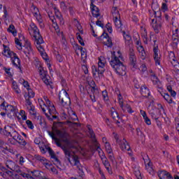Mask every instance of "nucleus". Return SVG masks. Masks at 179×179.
<instances>
[{"label": "nucleus", "instance_id": "f257e3e1", "mask_svg": "<svg viewBox=\"0 0 179 179\" xmlns=\"http://www.w3.org/2000/svg\"><path fill=\"white\" fill-rule=\"evenodd\" d=\"M115 53V52L112 53L111 60L110 61V66H112L113 69H114L115 72L117 73V75L124 76V75H126L127 73V67L124 64H122V62H121L122 55L120 51H117V55Z\"/></svg>", "mask_w": 179, "mask_h": 179}, {"label": "nucleus", "instance_id": "f03ea898", "mask_svg": "<svg viewBox=\"0 0 179 179\" xmlns=\"http://www.w3.org/2000/svg\"><path fill=\"white\" fill-rule=\"evenodd\" d=\"M29 32L31 36H33L35 38V44L38 50L41 53L44 52V48L41 46V44L44 43L43 37L40 34V31L36 25L34 23H31L30 28L29 29Z\"/></svg>", "mask_w": 179, "mask_h": 179}, {"label": "nucleus", "instance_id": "7ed1b4c3", "mask_svg": "<svg viewBox=\"0 0 179 179\" xmlns=\"http://www.w3.org/2000/svg\"><path fill=\"white\" fill-rule=\"evenodd\" d=\"M122 34L124 38L125 45L129 47V55L131 66L134 69H136V68H138V64H136V56H135V52L134 51V48H132V38L131 37V35L126 34L125 31H122Z\"/></svg>", "mask_w": 179, "mask_h": 179}, {"label": "nucleus", "instance_id": "20e7f679", "mask_svg": "<svg viewBox=\"0 0 179 179\" xmlns=\"http://www.w3.org/2000/svg\"><path fill=\"white\" fill-rule=\"evenodd\" d=\"M2 54L3 55H4V57H6L7 58H10L13 66H15V68H18L20 72H22V68H20V59H19V57H17V55H16V53L10 50V49H9V47L6 46V45H3Z\"/></svg>", "mask_w": 179, "mask_h": 179}, {"label": "nucleus", "instance_id": "39448f33", "mask_svg": "<svg viewBox=\"0 0 179 179\" xmlns=\"http://www.w3.org/2000/svg\"><path fill=\"white\" fill-rule=\"evenodd\" d=\"M43 99H43H38V103L45 115L46 117H50L48 115V113H47L46 112L47 110L49 114H55L57 113V110H55V106H54V104H52V103H51L50 99H48V97L44 96Z\"/></svg>", "mask_w": 179, "mask_h": 179}, {"label": "nucleus", "instance_id": "423d86ee", "mask_svg": "<svg viewBox=\"0 0 179 179\" xmlns=\"http://www.w3.org/2000/svg\"><path fill=\"white\" fill-rule=\"evenodd\" d=\"M107 64V62L106 61V58L104 57H100L98 59V68L96 66H92V75L93 76H103V73L106 71V65Z\"/></svg>", "mask_w": 179, "mask_h": 179}, {"label": "nucleus", "instance_id": "0eeeda50", "mask_svg": "<svg viewBox=\"0 0 179 179\" xmlns=\"http://www.w3.org/2000/svg\"><path fill=\"white\" fill-rule=\"evenodd\" d=\"M24 42V46L22 48V43H20V41L18 38H15V44L17 50H22L26 57H29L30 54H33V48H31V43L30 41L25 40Z\"/></svg>", "mask_w": 179, "mask_h": 179}, {"label": "nucleus", "instance_id": "6e6552de", "mask_svg": "<svg viewBox=\"0 0 179 179\" xmlns=\"http://www.w3.org/2000/svg\"><path fill=\"white\" fill-rule=\"evenodd\" d=\"M64 155H66V157H67L71 166H75L78 169V170H80V171H82V164H80V160L79 159V157H78V155L71 153L70 150L67 151V154L65 153Z\"/></svg>", "mask_w": 179, "mask_h": 179}, {"label": "nucleus", "instance_id": "1a4fd4ad", "mask_svg": "<svg viewBox=\"0 0 179 179\" xmlns=\"http://www.w3.org/2000/svg\"><path fill=\"white\" fill-rule=\"evenodd\" d=\"M112 16L113 17V22L117 31H122V22H121V15L117 7H113Z\"/></svg>", "mask_w": 179, "mask_h": 179}, {"label": "nucleus", "instance_id": "9d476101", "mask_svg": "<svg viewBox=\"0 0 179 179\" xmlns=\"http://www.w3.org/2000/svg\"><path fill=\"white\" fill-rule=\"evenodd\" d=\"M114 138L116 141V143L119 144L120 149H122V150L124 152H129V155H131V147L129 146V144L127 140H125V138H120L117 134H115Z\"/></svg>", "mask_w": 179, "mask_h": 179}, {"label": "nucleus", "instance_id": "9b49d317", "mask_svg": "<svg viewBox=\"0 0 179 179\" xmlns=\"http://www.w3.org/2000/svg\"><path fill=\"white\" fill-rule=\"evenodd\" d=\"M59 100L62 103V106L64 107H68L71 106V98H69V94L66 92V90L63 89L59 94Z\"/></svg>", "mask_w": 179, "mask_h": 179}, {"label": "nucleus", "instance_id": "f8f14e48", "mask_svg": "<svg viewBox=\"0 0 179 179\" xmlns=\"http://www.w3.org/2000/svg\"><path fill=\"white\" fill-rule=\"evenodd\" d=\"M6 167L7 169H9V170H11L12 171H16V173H20L21 176L25 178L26 176L28 175V173H26V172H23L22 171V169H19V166H17L14 162L11 160H7L5 163Z\"/></svg>", "mask_w": 179, "mask_h": 179}, {"label": "nucleus", "instance_id": "ddd939ff", "mask_svg": "<svg viewBox=\"0 0 179 179\" xmlns=\"http://www.w3.org/2000/svg\"><path fill=\"white\" fill-rule=\"evenodd\" d=\"M55 134L57 136L59 137L62 142H64L66 143L67 146H69L71 145V136H69V134L65 132V131H61L59 130H56L55 131Z\"/></svg>", "mask_w": 179, "mask_h": 179}, {"label": "nucleus", "instance_id": "4468645a", "mask_svg": "<svg viewBox=\"0 0 179 179\" xmlns=\"http://www.w3.org/2000/svg\"><path fill=\"white\" fill-rule=\"evenodd\" d=\"M10 136L13 138V141H15L14 142L11 143L12 145H15L17 143L20 145H22V146H26V145L27 144V143H26V141H24V138H23V137L20 135L17 131H14Z\"/></svg>", "mask_w": 179, "mask_h": 179}, {"label": "nucleus", "instance_id": "2eb2a0df", "mask_svg": "<svg viewBox=\"0 0 179 179\" xmlns=\"http://www.w3.org/2000/svg\"><path fill=\"white\" fill-rule=\"evenodd\" d=\"M151 26L154 31L157 34H159V33H160V30H162V17L158 16L152 19Z\"/></svg>", "mask_w": 179, "mask_h": 179}, {"label": "nucleus", "instance_id": "dca6fc26", "mask_svg": "<svg viewBox=\"0 0 179 179\" xmlns=\"http://www.w3.org/2000/svg\"><path fill=\"white\" fill-rule=\"evenodd\" d=\"M31 10L34 17H36L37 22L39 23V26L41 29H44V22H43V17L40 14V11L38 10V8H37V7L34 6H32L31 7Z\"/></svg>", "mask_w": 179, "mask_h": 179}, {"label": "nucleus", "instance_id": "f3484780", "mask_svg": "<svg viewBox=\"0 0 179 179\" xmlns=\"http://www.w3.org/2000/svg\"><path fill=\"white\" fill-rule=\"evenodd\" d=\"M3 109L6 111L7 114H12L13 117L17 115V108L11 105H8L6 102H3L1 105Z\"/></svg>", "mask_w": 179, "mask_h": 179}, {"label": "nucleus", "instance_id": "a211bd4d", "mask_svg": "<svg viewBox=\"0 0 179 179\" xmlns=\"http://www.w3.org/2000/svg\"><path fill=\"white\" fill-rule=\"evenodd\" d=\"M38 70L39 71V75H41V78L44 82L45 85L47 86H48V85H51V80L50 79V76L47 75V71L44 70L43 66H39Z\"/></svg>", "mask_w": 179, "mask_h": 179}, {"label": "nucleus", "instance_id": "6ab92c4d", "mask_svg": "<svg viewBox=\"0 0 179 179\" xmlns=\"http://www.w3.org/2000/svg\"><path fill=\"white\" fill-rule=\"evenodd\" d=\"M169 57L171 64L173 65V68H175V72L179 75V63L178 61H177V58H176V55L173 52H171Z\"/></svg>", "mask_w": 179, "mask_h": 179}, {"label": "nucleus", "instance_id": "aec40b11", "mask_svg": "<svg viewBox=\"0 0 179 179\" xmlns=\"http://www.w3.org/2000/svg\"><path fill=\"white\" fill-rule=\"evenodd\" d=\"M25 99V106L29 112V114L31 115H36V109L34 108V106H33V103L31 101H30V99L27 97V96L24 95Z\"/></svg>", "mask_w": 179, "mask_h": 179}, {"label": "nucleus", "instance_id": "412c9836", "mask_svg": "<svg viewBox=\"0 0 179 179\" xmlns=\"http://www.w3.org/2000/svg\"><path fill=\"white\" fill-rule=\"evenodd\" d=\"M151 80L154 86H155L157 89H159V92H160V90H163V84H162V81L159 80V78H157V76L152 77L151 78Z\"/></svg>", "mask_w": 179, "mask_h": 179}, {"label": "nucleus", "instance_id": "4be33fe9", "mask_svg": "<svg viewBox=\"0 0 179 179\" xmlns=\"http://www.w3.org/2000/svg\"><path fill=\"white\" fill-rule=\"evenodd\" d=\"M110 115L112 118L116 121V124H120L121 121H122V119L120 118V115H118V112H117V110L114 108H111L110 109Z\"/></svg>", "mask_w": 179, "mask_h": 179}, {"label": "nucleus", "instance_id": "5701e85b", "mask_svg": "<svg viewBox=\"0 0 179 179\" xmlns=\"http://www.w3.org/2000/svg\"><path fill=\"white\" fill-rule=\"evenodd\" d=\"M55 142L57 145V146H58L59 148H61V149H62L63 152L66 154H68V151L69 150V147H68L69 145H62V144L61 143V139L60 138H55Z\"/></svg>", "mask_w": 179, "mask_h": 179}, {"label": "nucleus", "instance_id": "b1692460", "mask_svg": "<svg viewBox=\"0 0 179 179\" xmlns=\"http://www.w3.org/2000/svg\"><path fill=\"white\" fill-rule=\"evenodd\" d=\"M158 177L159 179H171L173 177H171V175L170 173L166 171H159L158 172Z\"/></svg>", "mask_w": 179, "mask_h": 179}, {"label": "nucleus", "instance_id": "393cba45", "mask_svg": "<svg viewBox=\"0 0 179 179\" xmlns=\"http://www.w3.org/2000/svg\"><path fill=\"white\" fill-rule=\"evenodd\" d=\"M4 131L6 136H10L14 132L16 131V129H15V125H8L4 127Z\"/></svg>", "mask_w": 179, "mask_h": 179}, {"label": "nucleus", "instance_id": "a878e982", "mask_svg": "<svg viewBox=\"0 0 179 179\" xmlns=\"http://www.w3.org/2000/svg\"><path fill=\"white\" fill-rule=\"evenodd\" d=\"M90 8L92 10V15L94 17H99V16H100V11L99 10V8H97V6L93 4V2H91Z\"/></svg>", "mask_w": 179, "mask_h": 179}, {"label": "nucleus", "instance_id": "bb28decb", "mask_svg": "<svg viewBox=\"0 0 179 179\" xmlns=\"http://www.w3.org/2000/svg\"><path fill=\"white\" fill-rule=\"evenodd\" d=\"M141 94L143 97H149L150 96V91L146 85H142L141 87Z\"/></svg>", "mask_w": 179, "mask_h": 179}, {"label": "nucleus", "instance_id": "cd10ccee", "mask_svg": "<svg viewBox=\"0 0 179 179\" xmlns=\"http://www.w3.org/2000/svg\"><path fill=\"white\" fill-rule=\"evenodd\" d=\"M172 41L173 47H177L178 45V29H176L172 35Z\"/></svg>", "mask_w": 179, "mask_h": 179}, {"label": "nucleus", "instance_id": "c85d7f7f", "mask_svg": "<svg viewBox=\"0 0 179 179\" xmlns=\"http://www.w3.org/2000/svg\"><path fill=\"white\" fill-rule=\"evenodd\" d=\"M102 160V163L103 164V166L106 167L108 173H109V174H113V171H111V169H110V162H108V160H107V158L105 157L104 156L101 158Z\"/></svg>", "mask_w": 179, "mask_h": 179}, {"label": "nucleus", "instance_id": "c756f323", "mask_svg": "<svg viewBox=\"0 0 179 179\" xmlns=\"http://www.w3.org/2000/svg\"><path fill=\"white\" fill-rule=\"evenodd\" d=\"M52 27L55 29V31L59 36V37H62V32L59 30V27L58 26V24L57 23V21L55 20H52Z\"/></svg>", "mask_w": 179, "mask_h": 179}, {"label": "nucleus", "instance_id": "7c9ffc66", "mask_svg": "<svg viewBox=\"0 0 179 179\" xmlns=\"http://www.w3.org/2000/svg\"><path fill=\"white\" fill-rule=\"evenodd\" d=\"M156 108L153 106H150L149 107V114L151 115L152 120H155V121H157L159 120V117H157V115H156Z\"/></svg>", "mask_w": 179, "mask_h": 179}, {"label": "nucleus", "instance_id": "2f4dec72", "mask_svg": "<svg viewBox=\"0 0 179 179\" xmlns=\"http://www.w3.org/2000/svg\"><path fill=\"white\" fill-rule=\"evenodd\" d=\"M141 36L143 40V42L145 43V44H148L149 41H152V36L150 37V38L148 37V31H146L145 29H143L142 33H141Z\"/></svg>", "mask_w": 179, "mask_h": 179}, {"label": "nucleus", "instance_id": "473e14b6", "mask_svg": "<svg viewBox=\"0 0 179 179\" xmlns=\"http://www.w3.org/2000/svg\"><path fill=\"white\" fill-rule=\"evenodd\" d=\"M154 60L156 65H160V55H159V50L157 48H154Z\"/></svg>", "mask_w": 179, "mask_h": 179}, {"label": "nucleus", "instance_id": "72a5a7b5", "mask_svg": "<svg viewBox=\"0 0 179 179\" xmlns=\"http://www.w3.org/2000/svg\"><path fill=\"white\" fill-rule=\"evenodd\" d=\"M143 160H144V163L145 164L146 170H148V171L150 174L153 175L155 171H153V168H152V163H150V162L146 161L145 159V158H143Z\"/></svg>", "mask_w": 179, "mask_h": 179}, {"label": "nucleus", "instance_id": "f704fd0d", "mask_svg": "<svg viewBox=\"0 0 179 179\" xmlns=\"http://www.w3.org/2000/svg\"><path fill=\"white\" fill-rule=\"evenodd\" d=\"M103 43L104 45H107L109 48L113 47V41L108 36V37L106 36L103 38Z\"/></svg>", "mask_w": 179, "mask_h": 179}, {"label": "nucleus", "instance_id": "c9c22d12", "mask_svg": "<svg viewBox=\"0 0 179 179\" xmlns=\"http://www.w3.org/2000/svg\"><path fill=\"white\" fill-rule=\"evenodd\" d=\"M120 108H122L124 113H125L126 111L129 114H132V113H134L132 108L129 104H126L124 106V104H122V106H120Z\"/></svg>", "mask_w": 179, "mask_h": 179}, {"label": "nucleus", "instance_id": "e433bc0d", "mask_svg": "<svg viewBox=\"0 0 179 179\" xmlns=\"http://www.w3.org/2000/svg\"><path fill=\"white\" fill-rule=\"evenodd\" d=\"M12 89L14 90L16 94H20V93H22V91H20L19 86H17V83H16L15 81H13Z\"/></svg>", "mask_w": 179, "mask_h": 179}, {"label": "nucleus", "instance_id": "4c0bfd02", "mask_svg": "<svg viewBox=\"0 0 179 179\" xmlns=\"http://www.w3.org/2000/svg\"><path fill=\"white\" fill-rule=\"evenodd\" d=\"M51 159H52V162H53L54 164L57 166V169H59V170H62L61 167H59V166L61 165V162H59V159H58V157H57V155H55Z\"/></svg>", "mask_w": 179, "mask_h": 179}, {"label": "nucleus", "instance_id": "58836bf2", "mask_svg": "<svg viewBox=\"0 0 179 179\" xmlns=\"http://www.w3.org/2000/svg\"><path fill=\"white\" fill-rule=\"evenodd\" d=\"M162 97H164V100L167 101L169 104H173V99H171V96L169 95L167 93L162 94Z\"/></svg>", "mask_w": 179, "mask_h": 179}, {"label": "nucleus", "instance_id": "ea45409f", "mask_svg": "<svg viewBox=\"0 0 179 179\" xmlns=\"http://www.w3.org/2000/svg\"><path fill=\"white\" fill-rule=\"evenodd\" d=\"M21 117H17L18 120H22V121H26L27 120V115H26V111L21 110L19 113Z\"/></svg>", "mask_w": 179, "mask_h": 179}, {"label": "nucleus", "instance_id": "a19ab883", "mask_svg": "<svg viewBox=\"0 0 179 179\" xmlns=\"http://www.w3.org/2000/svg\"><path fill=\"white\" fill-rule=\"evenodd\" d=\"M88 134L90 137L92 138L94 142H96V136L94 135V131L90 128V126L88 127Z\"/></svg>", "mask_w": 179, "mask_h": 179}, {"label": "nucleus", "instance_id": "79ce46f5", "mask_svg": "<svg viewBox=\"0 0 179 179\" xmlns=\"http://www.w3.org/2000/svg\"><path fill=\"white\" fill-rule=\"evenodd\" d=\"M55 16L58 20H59L60 23H64V18H62V15L59 10H55Z\"/></svg>", "mask_w": 179, "mask_h": 179}, {"label": "nucleus", "instance_id": "37998d69", "mask_svg": "<svg viewBox=\"0 0 179 179\" xmlns=\"http://www.w3.org/2000/svg\"><path fill=\"white\" fill-rule=\"evenodd\" d=\"M8 31L9 33H12V34L15 36L17 34L16 30L15 29V26L13 24H10L8 29Z\"/></svg>", "mask_w": 179, "mask_h": 179}, {"label": "nucleus", "instance_id": "c03bdc74", "mask_svg": "<svg viewBox=\"0 0 179 179\" xmlns=\"http://www.w3.org/2000/svg\"><path fill=\"white\" fill-rule=\"evenodd\" d=\"M105 148L107 153H111V152H113V149L111 148V145H110V143L107 141L105 142Z\"/></svg>", "mask_w": 179, "mask_h": 179}, {"label": "nucleus", "instance_id": "a18cd8bd", "mask_svg": "<svg viewBox=\"0 0 179 179\" xmlns=\"http://www.w3.org/2000/svg\"><path fill=\"white\" fill-rule=\"evenodd\" d=\"M27 91H28V95H25V96H27V98L29 99V100H30V99H33V97H34L35 93L33 92V90L30 88L27 90Z\"/></svg>", "mask_w": 179, "mask_h": 179}, {"label": "nucleus", "instance_id": "49530a36", "mask_svg": "<svg viewBox=\"0 0 179 179\" xmlns=\"http://www.w3.org/2000/svg\"><path fill=\"white\" fill-rule=\"evenodd\" d=\"M134 173L137 179H142V175H141V171H139V169L136 168Z\"/></svg>", "mask_w": 179, "mask_h": 179}, {"label": "nucleus", "instance_id": "de8ad7c7", "mask_svg": "<svg viewBox=\"0 0 179 179\" xmlns=\"http://www.w3.org/2000/svg\"><path fill=\"white\" fill-rule=\"evenodd\" d=\"M117 100H118L120 106L122 107V104H124V98H122V95H121V94H119L117 95Z\"/></svg>", "mask_w": 179, "mask_h": 179}, {"label": "nucleus", "instance_id": "09e8293b", "mask_svg": "<svg viewBox=\"0 0 179 179\" xmlns=\"http://www.w3.org/2000/svg\"><path fill=\"white\" fill-rule=\"evenodd\" d=\"M167 90L169 92L172 97H176L177 94L175 92V91L173 90V88L171 87V85L167 86Z\"/></svg>", "mask_w": 179, "mask_h": 179}, {"label": "nucleus", "instance_id": "8fccbe9b", "mask_svg": "<svg viewBox=\"0 0 179 179\" xmlns=\"http://www.w3.org/2000/svg\"><path fill=\"white\" fill-rule=\"evenodd\" d=\"M60 8L64 12H66V10H68V5H66L64 1L60 3Z\"/></svg>", "mask_w": 179, "mask_h": 179}, {"label": "nucleus", "instance_id": "3c124183", "mask_svg": "<svg viewBox=\"0 0 179 179\" xmlns=\"http://www.w3.org/2000/svg\"><path fill=\"white\" fill-rule=\"evenodd\" d=\"M46 150H48L50 157H54V156H55V152H54V150H52V149H51V148L50 147H45Z\"/></svg>", "mask_w": 179, "mask_h": 179}, {"label": "nucleus", "instance_id": "603ef678", "mask_svg": "<svg viewBox=\"0 0 179 179\" xmlns=\"http://www.w3.org/2000/svg\"><path fill=\"white\" fill-rule=\"evenodd\" d=\"M35 159L36 160H38L39 162H41V163H44V162H45V158L41 157V155H35Z\"/></svg>", "mask_w": 179, "mask_h": 179}, {"label": "nucleus", "instance_id": "864d4df0", "mask_svg": "<svg viewBox=\"0 0 179 179\" xmlns=\"http://www.w3.org/2000/svg\"><path fill=\"white\" fill-rule=\"evenodd\" d=\"M139 71H141V72H142L143 73H145V72L148 71V68L146 67V65L142 64L139 68Z\"/></svg>", "mask_w": 179, "mask_h": 179}, {"label": "nucleus", "instance_id": "5fc2aeb1", "mask_svg": "<svg viewBox=\"0 0 179 179\" xmlns=\"http://www.w3.org/2000/svg\"><path fill=\"white\" fill-rule=\"evenodd\" d=\"M76 48L77 50H79L80 51L82 57H83V55H86V52L83 50V48L82 46L77 45Z\"/></svg>", "mask_w": 179, "mask_h": 179}, {"label": "nucleus", "instance_id": "6e6d98bb", "mask_svg": "<svg viewBox=\"0 0 179 179\" xmlns=\"http://www.w3.org/2000/svg\"><path fill=\"white\" fill-rule=\"evenodd\" d=\"M26 124L30 129H34V125H33V122H31V120H27Z\"/></svg>", "mask_w": 179, "mask_h": 179}, {"label": "nucleus", "instance_id": "4d7b16f0", "mask_svg": "<svg viewBox=\"0 0 179 179\" xmlns=\"http://www.w3.org/2000/svg\"><path fill=\"white\" fill-rule=\"evenodd\" d=\"M102 96L105 101H107L108 100V94L106 92V91L102 92Z\"/></svg>", "mask_w": 179, "mask_h": 179}, {"label": "nucleus", "instance_id": "13d9d810", "mask_svg": "<svg viewBox=\"0 0 179 179\" xmlns=\"http://www.w3.org/2000/svg\"><path fill=\"white\" fill-rule=\"evenodd\" d=\"M34 173H37V171L31 172L32 176L30 175V174L25 175V178H27V179H35Z\"/></svg>", "mask_w": 179, "mask_h": 179}, {"label": "nucleus", "instance_id": "bf43d9fd", "mask_svg": "<svg viewBox=\"0 0 179 179\" xmlns=\"http://www.w3.org/2000/svg\"><path fill=\"white\" fill-rule=\"evenodd\" d=\"M144 121L145 124H147V125H152V122L148 116L146 117H144Z\"/></svg>", "mask_w": 179, "mask_h": 179}, {"label": "nucleus", "instance_id": "052dcab7", "mask_svg": "<svg viewBox=\"0 0 179 179\" xmlns=\"http://www.w3.org/2000/svg\"><path fill=\"white\" fill-rule=\"evenodd\" d=\"M22 85L24 87L27 88V90H29L30 89V85H29V83L27 81L24 80Z\"/></svg>", "mask_w": 179, "mask_h": 179}, {"label": "nucleus", "instance_id": "680f3d73", "mask_svg": "<svg viewBox=\"0 0 179 179\" xmlns=\"http://www.w3.org/2000/svg\"><path fill=\"white\" fill-rule=\"evenodd\" d=\"M96 26H99V27H104V24L101 22V20H100L99 19L97 20V21L96 22Z\"/></svg>", "mask_w": 179, "mask_h": 179}, {"label": "nucleus", "instance_id": "e2e57ef3", "mask_svg": "<svg viewBox=\"0 0 179 179\" xmlns=\"http://www.w3.org/2000/svg\"><path fill=\"white\" fill-rule=\"evenodd\" d=\"M140 56L141 59H146V52H145V50L140 52Z\"/></svg>", "mask_w": 179, "mask_h": 179}, {"label": "nucleus", "instance_id": "0e129e2a", "mask_svg": "<svg viewBox=\"0 0 179 179\" xmlns=\"http://www.w3.org/2000/svg\"><path fill=\"white\" fill-rule=\"evenodd\" d=\"M49 117H47V118H48V120H55V118H57V115H55V114H48Z\"/></svg>", "mask_w": 179, "mask_h": 179}, {"label": "nucleus", "instance_id": "69168bd1", "mask_svg": "<svg viewBox=\"0 0 179 179\" xmlns=\"http://www.w3.org/2000/svg\"><path fill=\"white\" fill-rule=\"evenodd\" d=\"M109 155L108 157L110 159V160H111L112 162L114 163V162H115V159H114V155H113V152H111L110 153H108Z\"/></svg>", "mask_w": 179, "mask_h": 179}, {"label": "nucleus", "instance_id": "338daca9", "mask_svg": "<svg viewBox=\"0 0 179 179\" xmlns=\"http://www.w3.org/2000/svg\"><path fill=\"white\" fill-rule=\"evenodd\" d=\"M50 171H52V173H53V174H55V175L58 174V171L57 170L56 167H54V166L51 167Z\"/></svg>", "mask_w": 179, "mask_h": 179}, {"label": "nucleus", "instance_id": "774afa93", "mask_svg": "<svg viewBox=\"0 0 179 179\" xmlns=\"http://www.w3.org/2000/svg\"><path fill=\"white\" fill-rule=\"evenodd\" d=\"M22 177H23V175L20 174V173H18V174H15L13 177V179H22Z\"/></svg>", "mask_w": 179, "mask_h": 179}]
</instances>
